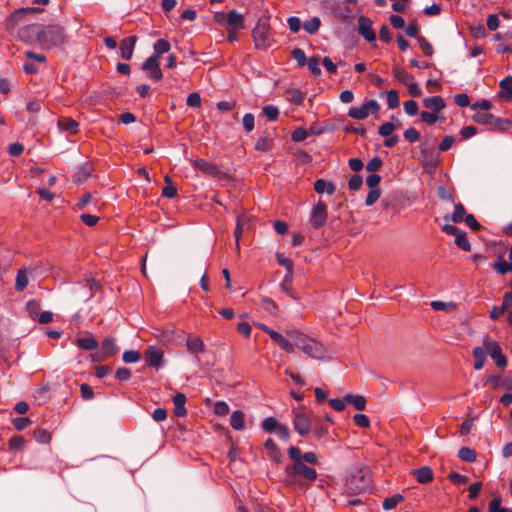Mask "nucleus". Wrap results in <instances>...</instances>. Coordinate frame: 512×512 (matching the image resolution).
Listing matches in <instances>:
<instances>
[{"mask_svg":"<svg viewBox=\"0 0 512 512\" xmlns=\"http://www.w3.org/2000/svg\"><path fill=\"white\" fill-rule=\"evenodd\" d=\"M472 354L475 359L474 368L476 370L482 369L486 360L485 351L481 347H475L473 348Z\"/></svg>","mask_w":512,"mask_h":512,"instance_id":"35","label":"nucleus"},{"mask_svg":"<svg viewBox=\"0 0 512 512\" xmlns=\"http://www.w3.org/2000/svg\"><path fill=\"white\" fill-rule=\"evenodd\" d=\"M395 125L391 122H386V123H383L379 129H378V133L380 136L382 137H388L390 136L393 131L395 130Z\"/></svg>","mask_w":512,"mask_h":512,"instance_id":"59","label":"nucleus"},{"mask_svg":"<svg viewBox=\"0 0 512 512\" xmlns=\"http://www.w3.org/2000/svg\"><path fill=\"white\" fill-rule=\"evenodd\" d=\"M280 423L274 417H267L262 421V429L268 433H273L276 431L277 427Z\"/></svg>","mask_w":512,"mask_h":512,"instance_id":"43","label":"nucleus"},{"mask_svg":"<svg viewBox=\"0 0 512 512\" xmlns=\"http://www.w3.org/2000/svg\"><path fill=\"white\" fill-rule=\"evenodd\" d=\"M393 75L397 81L401 82L405 86L414 79L410 73L400 66H395L393 68Z\"/></svg>","mask_w":512,"mask_h":512,"instance_id":"32","label":"nucleus"},{"mask_svg":"<svg viewBox=\"0 0 512 512\" xmlns=\"http://www.w3.org/2000/svg\"><path fill=\"white\" fill-rule=\"evenodd\" d=\"M328 434V428L322 423H315L313 427V436L316 439H322Z\"/></svg>","mask_w":512,"mask_h":512,"instance_id":"54","label":"nucleus"},{"mask_svg":"<svg viewBox=\"0 0 512 512\" xmlns=\"http://www.w3.org/2000/svg\"><path fill=\"white\" fill-rule=\"evenodd\" d=\"M262 113L269 121H276L279 117V109L275 105H266L262 108Z\"/></svg>","mask_w":512,"mask_h":512,"instance_id":"44","label":"nucleus"},{"mask_svg":"<svg viewBox=\"0 0 512 512\" xmlns=\"http://www.w3.org/2000/svg\"><path fill=\"white\" fill-rule=\"evenodd\" d=\"M387 105L390 109L397 108L399 106V94L396 90H389L386 93Z\"/></svg>","mask_w":512,"mask_h":512,"instance_id":"47","label":"nucleus"},{"mask_svg":"<svg viewBox=\"0 0 512 512\" xmlns=\"http://www.w3.org/2000/svg\"><path fill=\"white\" fill-rule=\"evenodd\" d=\"M483 345L487 352L489 353L490 357L495 361V364L500 367L504 368L507 365V358L502 353L501 347L496 341L490 340V338L487 336L483 339Z\"/></svg>","mask_w":512,"mask_h":512,"instance_id":"10","label":"nucleus"},{"mask_svg":"<svg viewBox=\"0 0 512 512\" xmlns=\"http://www.w3.org/2000/svg\"><path fill=\"white\" fill-rule=\"evenodd\" d=\"M193 166H194V168H196L206 174H209V175H213L217 171V168L215 165H213L212 163L206 161L205 159H201V158L196 159L193 162Z\"/></svg>","mask_w":512,"mask_h":512,"instance_id":"30","label":"nucleus"},{"mask_svg":"<svg viewBox=\"0 0 512 512\" xmlns=\"http://www.w3.org/2000/svg\"><path fill=\"white\" fill-rule=\"evenodd\" d=\"M261 307L271 314H275L277 311L276 303L268 297H263L261 299Z\"/></svg>","mask_w":512,"mask_h":512,"instance_id":"55","label":"nucleus"},{"mask_svg":"<svg viewBox=\"0 0 512 512\" xmlns=\"http://www.w3.org/2000/svg\"><path fill=\"white\" fill-rule=\"evenodd\" d=\"M372 477L369 472L359 469L350 474L345 483V492L354 496L371 489Z\"/></svg>","mask_w":512,"mask_h":512,"instance_id":"4","label":"nucleus"},{"mask_svg":"<svg viewBox=\"0 0 512 512\" xmlns=\"http://www.w3.org/2000/svg\"><path fill=\"white\" fill-rule=\"evenodd\" d=\"M500 97L505 100H512V76H507L499 83Z\"/></svg>","mask_w":512,"mask_h":512,"instance_id":"26","label":"nucleus"},{"mask_svg":"<svg viewBox=\"0 0 512 512\" xmlns=\"http://www.w3.org/2000/svg\"><path fill=\"white\" fill-rule=\"evenodd\" d=\"M144 359L147 366L159 370L164 363V352L157 346H147L144 351Z\"/></svg>","mask_w":512,"mask_h":512,"instance_id":"11","label":"nucleus"},{"mask_svg":"<svg viewBox=\"0 0 512 512\" xmlns=\"http://www.w3.org/2000/svg\"><path fill=\"white\" fill-rule=\"evenodd\" d=\"M474 120L479 124L498 130H507L512 127V122L510 120L498 118L487 112L476 113L474 115Z\"/></svg>","mask_w":512,"mask_h":512,"instance_id":"6","label":"nucleus"},{"mask_svg":"<svg viewBox=\"0 0 512 512\" xmlns=\"http://www.w3.org/2000/svg\"><path fill=\"white\" fill-rule=\"evenodd\" d=\"M354 423L361 428H368L370 426L369 418L364 414H355L353 417Z\"/></svg>","mask_w":512,"mask_h":512,"instance_id":"64","label":"nucleus"},{"mask_svg":"<svg viewBox=\"0 0 512 512\" xmlns=\"http://www.w3.org/2000/svg\"><path fill=\"white\" fill-rule=\"evenodd\" d=\"M60 130L65 131L71 135L77 134L79 131V123L71 118H63L58 121Z\"/></svg>","mask_w":512,"mask_h":512,"instance_id":"20","label":"nucleus"},{"mask_svg":"<svg viewBox=\"0 0 512 512\" xmlns=\"http://www.w3.org/2000/svg\"><path fill=\"white\" fill-rule=\"evenodd\" d=\"M287 454L292 460V463L284 469L287 483L297 490H307L317 479L316 470L300 461V448L291 446Z\"/></svg>","mask_w":512,"mask_h":512,"instance_id":"1","label":"nucleus"},{"mask_svg":"<svg viewBox=\"0 0 512 512\" xmlns=\"http://www.w3.org/2000/svg\"><path fill=\"white\" fill-rule=\"evenodd\" d=\"M252 37L255 47L266 50L273 44V38L270 33V25L266 18H260L252 31Z\"/></svg>","mask_w":512,"mask_h":512,"instance_id":"5","label":"nucleus"},{"mask_svg":"<svg viewBox=\"0 0 512 512\" xmlns=\"http://www.w3.org/2000/svg\"><path fill=\"white\" fill-rule=\"evenodd\" d=\"M489 512H511L509 509L501 507V498H493L488 506Z\"/></svg>","mask_w":512,"mask_h":512,"instance_id":"52","label":"nucleus"},{"mask_svg":"<svg viewBox=\"0 0 512 512\" xmlns=\"http://www.w3.org/2000/svg\"><path fill=\"white\" fill-rule=\"evenodd\" d=\"M404 111L410 115L414 116L418 113V104L414 100H408L403 104Z\"/></svg>","mask_w":512,"mask_h":512,"instance_id":"63","label":"nucleus"},{"mask_svg":"<svg viewBox=\"0 0 512 512\" xmlns=\"http://www.w3.org/2000/svg\"><path fill=\"white\" fill-rule=\"evenodd\" d=\"M455 143H456L455 137L451 136V135H447L442 139L441 143L439 144V150L445 152V151L449 150Z\"/></svg>","mask_w":512,"mask_h":512,"instance_id":"60","label":"nucleus"},{"mask_svg":"<svg viewBox=\"0 0 512 512\" xmlns=\"http://www.w3.org/2000/svg\"><path fill=\"white\" fill-rule=\"evenodd\" d=\"M230 425L234 430L240 431L245 427L244 413L241 410H235L230 417Z\"/></svg>","mask_w":512,"mask_h":512,"instance_id":"27","label":"nucleus"},{"mask_svg":"<svg viewBox=\"0 0 512 512\" xmlns=\"http://www.w3.org/2000/svg\"><path fill=\"white\" fill-rule=\"evenodd\" d=\"M254 148L256 151L267 152L272 148V141L266 136L260 137L255 142Z\"/></svg>","mask_w":512,"mask_h":512,"instance_id":"42","label":"nucleus"},{"mask_svg":"<svg viewBox=\"0 0 512 512\" xmlns=\"http://www.w3.org/2000/svg\"><path fill=\"white\" fill-rule=\"evenodd\" d=\"M413 474L421 484H427L433 480V471L427 466L414 470Z\"/></svg>","mask_w":512,"mask_h":512,"instance_id":"23","label":"nucleus"},{"mask_svg":"<svg viewBox=\"0 0 512 512\" xmlns=\"http://www.w3.org/2000/svg\"><path fill=\"white\" fill-rule=\"evenodd\" d=\"M142 69L147 72L148 77L153 81H160L163 73L160 69L159 59L152 56L148 57L142 64Z\"/></svg>","mask_w":512,"mask_h":512,"instance_id":"16","label":"nucleus"},{"mask_svg":"<svg viewBox=\"0 0 512 512\" xmlns=\"http://www.w3.org/2000/svg\"><path fill=\"white\" fill-rule=\"evenodd\" d=\"M293 426L300 436H307L312 429L309 416L301 411H293Z\"/></svg>","mask_w":512,"mask_h":512,"instance_id":"14","label":"nucleus"},{"mask_svg":"<svg viewBox=\"0 0 512 512\" xmlns=\"http://www.w3.org/2000/svg\"><path fill=\"white\" fill-rule=\"evenodd\" d=\"M214 413L217 416H226L229 413V406L225 401H217L214 405Z\"/></svg>","mask_w":512,"mask_h":512,"instance_id":"57","label":"nucleus"},{"mask_svg":"<svg viewBox=\"0 0 512 512\" xmlns=\"http://www.w3.org/2000/svg\"><path fill=\"white\" fill-rule=\"evenodd\" d=\"M42 9L38 7H27L20 8L11 13L4 22V27L6 30H13L27 14L41 12Z\"/></svg>","mask_w":512,"mask_h":512,"instance_id":"12","label":"nucleus"},{"mask_svg":"<svg viewBox=\"0 0 512 512\" xmlns=\"http://www.w3.org/2000/svg\"><path fill=\"white\" fill-rule=\"evenodd\" d=\"M468 214L466 213V210H465V207L461 204V203H457L455 204L454 206V212L451 216L449 215H446L444 217L445 220L447 221H452L454 223H461L464 221L465 217L467 216Z\"/></svg>","mask_w":512,"mask_h":512,"instance_id":"25","label":"nucleus"},{"mask_svg":"<svg viewBox=\"0 0 512 512\" xmlns=\"http://www.w3.org/2000/svg\"><path fill=\"white\" fill-rule=\"evenodd\" d=\"M423 105L435 113H442L441 111L446 107V103L441 96L427 97L423 100Z\"/></svg>","mask_w":512,"mask_h":512,"instance_id":"18","label":"nucleus"},{"mask_svg":"<svg viewBox=\"0 0 512 512\" xmlns=\"http://www.w3.org/2000/svg\"><path fill=\"white\" fill-rule=\"evenodd\" d=\"M31 36H35L39 44L45 49L59 47L67 40L66 31L60 25L41 27L38 24H31L20 29L19 38L22 41H30Z\"/></svg>","mask_w":512,"mask_h":512,"instance_id":"2","label":"nucleus"},{"mask_svg":"<svg viewBox=\"0 0 512 512\" xmlns=\"http://www.w3.org/2000/svg\"><path fill=\"white\" fill-rule=\"evenodd\" d=\"M28 285V277L25 270L20 269L17 272L15 289L17 291H23Z\"/></svg>","mask_w":512,"mask_h":512,"instance_id":"41","label":"nucleus"},{"mask_svg":"<svg viewBox=\"0 0 512 512\" xmlns=\"http://www.w3.org/2000/svg\"><path fill=\"white\" fill-rule=\"evenodd\" d=\"M373 22L366 16H359L358 18V33L368 42L373 43L376 41V32L372 27Z\"/></svg>","mask_w":512,"mask_h":512,"instance_id":"15","label":"nucleus"},{"mask_svg":"<svg viewBox=\"0 0 512 512\" xmlns=\"http://www.w3.org/2000/svg\"><path fill=\"white\" fill-rule=\"evenodd\" d=\"M431 307L436 311H450L456 308V304L453 302L433 301Z\"/></svg>","mask_w":512,"mask_h":512,"instance_id":"49","label":"nucleus"},{"mask_svg":"<svg viewBox=\"0 0 512 512\" xmlns=\"http://www.w3.org/2000/svg\"><path fill=\"white\" fill-rule=\"evenodd\" d=\"M25 440L22 436H14L9 440V448L12 450H22Z\"/></svg>","mask_w":512,"mask_h":512,"instance_id":"61","label":"nucleus"},{"mask_svg":"<svg viewBox=\"0 0 512 512\" xmlns=\"http://www.w3.org/2000/svg\"><path fill=\"white\" fill-rule=\"evenodd\" d=\"M76 345L86 351H92L98 348L99 343L94 337H81L76 340Z\"/></svg>","mask_w":512,"mask_h":512,"instance_id":"29","label":"nucleus"},{"mask_svg":"<svg viewBox=\"0 0 512 512\" xmlns=\"http://www.w3.org/2000/svg\"><path fill=\"white\" fill-rule=\"evenodd\" d=\"M25 56L27 59L37 63V64H45L47 62V58L43 54H38L33 51H26Z\"/></svg>","mask_w":512,"mask_h":512,"instance_id":"58","label":"nucleus"},{"mask_svg":"<svg viewBox=\"0 0 512 512\" xmlns=\"http://www.w3.org/2000/svg\"><path fill=\"white\" fill-rule=\"evenodd\" d=\"M34 439L41 444H48L51 440V433L43 428H37L33 432Z\"/></svg>","mask_w":512,"mask_h":512,"instance_id":"39","label":"nucleus"},{"mask_svg":"<svg viewBox=\"0 0 512 512\" xmlns=\"http://www.w3.org/2000/svg\"><path fill=\"white\" fill-rule=\"evenodd\" d=\"M321 26V20L319 17H313L303 23L304 30L310 34H315Z\"/></svg>","mask_w":512,"mask_h":512,"instance_id":"37","label":"nucleus"},{"mask_svg":"<svg viewBox=\"0 0 512 512\" xmlns=\"http://www.w3.org/2000/svg\"><path fill=\"white\" fill-rule=\"evenodd\" d=\"M117 350H118V348L113 339L106 338L102 342L101 352L104 357H110V356L114 355L117 352Z\"/></svg>","mask_w":512,"mask_h":512,"instance_id":"34","label":"nucleus"},{"mask_svg":"<svg viewBox=\"0 0 512 512\" xmlns=\"http://www.w3.org/2000/svg\"><path fill=\"white\" fill-rule=\"evenodd\" d=\"M122 358L125 363H136L141 359V355L138 351L127 350L123 353Z\"/></svg>","mask_w":512,"mask_h":512,"instance_id":"51","label":"nucleus"},{"mask_svg":"<svg viewBox=\"0 0 512 512\" xmlns=\"http://www.w3.org/2000/svg\"><path fill=\"white\" fill-rule=\"evenodd\" d=\"M404 501V497L401 494H394L384 499L382 507L385 511L394 509L400 502Z\"/></svg>","mask_w":512,"mask_h":512,"instance_id":"33","label":"nucleus"},{"mask_svg":"<svg viewBox=\"0 0 512 512\" xmlns=\"http://www.w3.org/2000/svg\"><path fill=\"white\" fill-rule=\"evenodd\" d=\"M455 243L460 249H462L464 251L471 250V244H470L469 240L467 239V235L462 230H460L459 233H457L455 235Z\"/></svg>","mask_w":512,"mask_h":512,"instance_id":"38","label":"nucleus"},{"mask_svg":"<svg viewBox=\"0 0 512 512\" xmlns=\"http://www.w3.org/2000/svg\"><path fill=\"white\" fill-rule=\"evenodd\" d=\"M217 22L223 25H227L233 30H239L244 27V17L236 10H231L225 16L224 14H218L215 16Z\"/></svg>","mask_w":512,"mask_h":512,"instance_id":"13","label":"nucleus"},{"mask_svg":"<svg viewBox=\"0 0 512 512\" xmlns=\"http://www.w3.org/2000/svg\"><path fill=\"white\" fill-rule=\"evenodd\" d=\"M287 335L292 339L293 342H295L296 348L301 350L308 357L317 360H322L325 358L327 348L318 340L311 338L296 329L287 330Z\"/></svg>","mask_w":512,"mask_h":512,"instance_id":"3","label":"nucleus"},{"mask_svg":"<svg viewBox=\"0 0 512 512\" xmlns=\"http://www.w3.org/2000/svg\"><path fill=\"white\" fill-rule=\"evenodd\" d=\"M308 66V69L311 71V73L315 76H319L321 74V69L319 67V58L318 57H311L306 61V64Z\"/></svg>","mask_w":512,"mask_h":512,"instance_id":"50","label":"nucleus"},{"mask_svg":"<svg viewBox=\"0 0 512 512\" xmlns=\"http://www.w3.org/2000/svg\"><path fill=\"white\" fill-rule=\"evenodd\" d=\"M421 121L428 125H433L437 121H443L444 117L442 113L422 111L420 114Z\"/></svg>","mask_w":512,"mask_h":512,"instance_id":"36","label":"nucleus"},{"mask_svg":"<svg viewBox=\"0 0 512 512\" xmlns=\"http://www.w3.org/2000/svg\"><path fill=\"white\" fill-rule=\"evenodd\" d=\"M171 49L170 43L165 39H158L153 45V54L151 55L154 58L160 60L161 56Z\"/></svg>","mask_w":512,"mask_h":512,"instance_id":"24","label":"nucleus"},{"mask_svg":"<svg viewBox=\"0 0 512 512\" xmlns=\"http://www.w3.org/2000/svg\"><path fill=\"white\" fill-rule=\"evenodd\" d=\"M137 38L135 36H129L124 38L120 42V53L121 57L125 60H130L133 55Z\"/></svg>","mask_w":512,"mask_h":512,"instance_id":"17","label":"nucleus"},{"mask_svg":"<svg viewBox=\"0 0 512 512\" xmlns=\"http://www.w3.org/2000/svg\"><path fill=\"white\" fill-rule=\"evenodd\" d=\"M314 190L318 194L327 193L328 195H332L335 192L336 187H335L334 183L328 182V181L320 178L315 181Z\"/></svg>","mask_w":512,"mask_h":512,"instance_id":"22","label":"nucleus"},{"mask_svg":"<svg viewBox=\"0 0 512 512\" xmlns=\"http://www.w3.org/2000/svg\"><path fill=\"white\" fill-rule=\"evenodd\" d=\"M291 55L297 61L299 67H303L308 60L301 48H294L291 52Z\"/></svg>","mask_w":512,"mask_h":512,"instance_id":"53","label":"nucleus"},{"mask_svg":"<svg viewBox=\"0 0 512 512\" xmlns=\"http://www.w3.org/2000/svg\"><path fill=\"white\" fill-rule=\"evenodd\" d=\"M187 350L196 354L204 351V342L199 337H188L186 341Z\"/></svg>","mask_w":512,"mask_h":512,"instance_id":"28","label":"nucleus"},{"mask_svg":"<svg viewBox=\"0 0 512 512\" xmlns=\"http://www.w3.org/2000/svg\"><path fill=\"white\" fill-rule=\"evenodd\" d=\"M242 124H243L244 130L247 133L251 132L254 129V127H255V117H254V115L252 113H246L243 116Z\"/></svg>","mask_w":512,"mask_h":512,"instance_id":"48","label":"nucleus"},{"mask_svg":"<svg viewBox=\"0 0 512 512\" xmlns=\"http://www.w3.org/2000/svg\"><path fill=\"white\" fill-rule=\"evenodd\" d=\"M344 399L346 403L353 405L359 411L366 408V399L362 395L347 394Z\"/></svg>","mask_w":512,"mask_h":512,"instance_id":"31","label":"nucleus"},{"mask_svg":"<svg viewBox=\"0 0 512 512\" xmlns=\"http://www.w3.org/2000/svg\"><path fill=\"white\" fill-rule=\"evenodd\" d=\"M458 457L465 462H474L477 455L475 450L469 447H462L458 452Z\"/></svg>","mask_w":512,"mask_h":512,"instance_id":"40","label":"nucleus"},{"mask_svg":"<svg viewBox=\"0 0 512 512\" xmlns=\"http://www.w3.org/2000/svg\"><path fill=\"white\" fill-rule=\"evenodd\" d=\"M264 447L269 452V456L278 461L279 449L275 441L271 438H268L264 443Z\"/></svg>","mask_w":512,"mask_h":512,"instance_id":"45","label":"nucleus"},{"mask_svg":"<svg viewBox=\"0 0 512 512\" xmlns=\"http://www.w3.org/2000/svg\"><path fill=\"white\" fill-rule=\"evenodd\" d=\"M259 327L263 332H265L274 343H276L282 350L287 353H293L296 349L295 342L286 334H283L271 329L265 324H260Z\"/></svg>","mask_w":512,"mask_h":512,"instance_id":"7","label":"nucleus"},{"mask_svg":"<svg viewBox=\"0 0 512 512\" xmlns=\"http://www.w3.org/2000/svg\"><path fill=\"white\" fill-rule=\"evenodd\" d=\"M380 109L379 103L374 100H367L360 106L351 107L348 116L356 120H364L370 114H376Z\"/></svg>","mask_w":512,"mask_h":512,"instance_id":"8","label":"nucleus"},{"mask_svg":"<svg viewBox=\"0 0 512 512\" xmlns=\"http://www.w3.org/2000/svg\"><path fill=\"white\" fill-rule=\"evenodd\" d=\"M186 400L187 398L183 393H176L173 396L174 414L177 417H185L187 415Z\"/></svg>","mask_w":512,"mask_h":512,"instance_id":"19","label":"nucleus"},{"mask_svg":"<svg viewBox=\"0 0 512 512\" xmlns=\"http://www.w3.org/2000/svg\"><path fill=\"white\" fill-rule=\"evenodd\" d=\"M509 262L502 258H498V260L493 264L494 270L500 274L505 275L509 272H512V250L509 249Z\"/></svg>","mask_w":512,"mask_h":512,"instance_id":"21","label":"nucleus"},{"mask_svg":"<svg viewBox=\"0 0 512 512\" xmlns=\"http://www.w3.org/2000/svg\"><path fill=\"white\" fill-rule=\"evenodd\" d=\"M186 104L189 107H193V108L200 107L201 97H200L199 93H197V92L190 93L187 97Z\"/></svg>","mask_w":512,"mask_h":512,"instance_id":"62","label":"nucleus"},{"mask_svg":"<svg viewBox=\"0 0 512 512\" xmlns=\"http://www.w3.org/2000/svg\"><path fill=\"white\" fill-rule=\"evenodd\" d=\"M418 42L421 50L427 56H432L434 49L432 45L428 42V40L422 36L418 37Z\"/></svg>","mask_w":512,"mask_h":512,"instance_id":"56","label":"nucleus"},{"mask_svg":"<svg viewBox=\"0 0 512 512\" xmlns=\"http://www.w3.org/2000/svg\"><path fill=\"white\" fill-rule=\"evenodd\" d=\"M166 186L162 189V196L172 199L177 195L176 188L172 185L169 176L165 177Z\"/></svg>","mask_w":512,"mask_h":512,"instance_id":"46","label":"nucleus"},{"mask_svg":"<svg viewBox=\"0 0 512 512\" xmlns=\"http://www.w3.org/2000/svg\"><path fill=\"white\" fill-rule=\"evenodd\" d=\"M328 219L327 205L322 200H319L313 207L310 213V223L315 229L323 227Z\"/></svg>","mask_w":512,"mask_h":512,"instance_id":"9","label":"nucleus"}]
</instances>
